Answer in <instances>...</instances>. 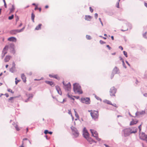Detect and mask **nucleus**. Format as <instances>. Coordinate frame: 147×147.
I'll list each match as a JSON object with an SVG mask.
<instances>
[{"label": "nucleus", "instance_id": "obj_1", "mask_svg": "<svg viewBox=\"0 0 147 147\" xmlns=\"http://www.w3.org/2000/svg\"><path fill=\"white\" fill-rule=\"evenodd\" d=\"M73 90L75 93L81 94L83 93V92L81 87L79 84L77 83H74L73 84Z\"/></svg>", "mask_w": 147, "mask_h": 147}, {"label": "nucleus", "instance_id": "obj_2", "mask_svg": "<svg viewBox=\"0 0 147 147\" xmlns=\"http://www.w3.org/2000/svg\"><path fill=\"white\" fill-rule=\"evenodd\" d=\"M90 115L92 118L94 120L97 119L99 116L98 112L97 111L91 110Z\"/></svg>", "mask_w": 147, "mask_h": 147}, {"label": "nucleus", "instance_id": "obj_3", "mask_svg": "<svg viewBox=\"0 0 147 147\" xmlns=\"http://www.w3.org/2000/svg\"><path fill=\"white\" fill-rule=\"evenodd\" d=\"M64 88L66 90L69 91L71 89V85L69 82L63 81Z\"/></svg>", "mask_w": 147, "mask_h": 147}, {"label": "nucleus", "instance_id": "obj_4", "mask_svg": "<svg viewBox=\"0 0 147 147\" xmlns=\"http://www.w3.org/2000/svg\"><path fill=\"white\" fill-rule=\"evenodd\" d=\"M24 29V27L20 30L15 29L11 30L9 32V33L12 35H15L18 33L22 32Z\"/></svg>", "mask_w": 147, "mask_h": 147}, {"label": "nucleus", "instance_id": "obj_5", "mask_svg": "<svg viewBox=\"0 0 147 147\" xmlns=\"http://www.w3.org/2000/svg\"><path fill=\"white\" fill-rule=\"evenodd\" d=\"M122 132L125 137L128 136L131 134L129 128L124 129L123 130Z\"/></svg>", "mask_w": 147, "mask_h": 147}, {"label": "nucleus", "instance_id": "obj_6", "mask_svg": "<svg viewBox=\"0 0 147 147\" xmlns=\"http://www.w3.org/2000/svg\"><path fill=\"white\" fill-rule=\"evenodd\" d=\"M9 47L8 45H6L4 48L3 49L2 52V58H3L5 56L7 53V51Z\"/></svg>", "mask_w": 147, "mask_h": 147}, {"label": "nucleus", "instance_id": "obj_7", "mask_svg": "<svg viewBox=\"0 0 147 147\" xmlns=\"http://www.w3.org/2000/svg\"><path fill=\"white\" fill-rule=\"evenodd\" d=\"M81 100L82 102L86 104H88L90 103V99L89 98H82Z\"/></svg>", "mask_w": 147, "mask_h": 147}, {"label": "nucleus", "instance_id": "obj_8", "mask_svg": "<svg viewBox=\"0 0 147 147\" xmlns=\"http://www.w3.org/2000/svg\"><path fill=\"white\" fill-rule=\"evenodd\" d=\"M131 134L136 133L137 131V128L136 127H131L129 128Z\"/></svg>", "mask_w": 147, "mask_h": 147}, {"label": "nucleus", "instance_id": "obj_9", "mask_svg": "<svg viewBox=\"0 0 147 147\" xmlns=\"http://www.w3.org/2000/svg\"><path fill=\"white\" fill-rule=\"evenodd\" d=\"M83 135L84 137L86 139L89 137V134L87 131L86 128H84L83 129Z\"/></svg>", "mask_w": 147, "mask_h": 147}, {"label": "nucleus", "instance_id": "obj_10", "mask_svg": "<svg viewBox=\"0 0 147 147\" xmlns=\"http://www.w3.org/2000/svg\"><path fill=\"white\" fill-rule=\"evenodd\" d=\"M119 69L116 67H115L112 73L111 76V78H112L113 77L115 74L119 73Z\"/></svg>", "mask_w": 147, "mask_h": 147}, {"label": "nucleus", "instance_id": "obj_11", "mask_svg": "<svg viewBox=\"0 0 147 147\" xmlns=\"http://www.w3.org/2000/svg\"><path fill=\"white\" fill-rule=\"evenodd\" d=\"M116 89L114 87L111 88L110 90V94L111 96H115V94L116 93Z\"/></svg>", "mask_w": 147, "mask_h": 147}, {"label": "nucleus", "instance_id": "obj_12", "mask_svg": "<svg viewBox=\"0 0 147 147\" xmlns=\"http://www.w3.org/2000/svg\"><path fill=\"white\" fill-rule=\"evenodd\" d=\"M90 130L93 136L96 138L98 137V134L96 131L94 129H90Z\"/></svg>", "mask_w": 147, "mask_h": 147}, {"label": "nucleus", "instance_id": "obj_13", "mask_svg": "<svg viewBox=\"0 0 147 147\" xmlns=\"http://www.w3.org/2000/svg\"><path fill=\"white\" fill-rule=\"evenodd\" d=\"M72 130L73 131V135L76 137H78L79 135V133L78 131L74 127L72 129L71 128Z\"/></svg>", "mask_w": 147, "mask_h": 147}, {"label": "nucleus", "instance_id": "obj_14", "mask_svg": "<svg viewBox=\"0 0 147 147\" xmlns=\"http://www.w3.org/2000/svg\"><path fill=\"white\" fill-rule=\"evenodd\" d=\"M11 58V56L10 55H6L4 59V61L5 62H8Z\"/></svg>", "mask_w": 147, "mask_h": 147}, {"label": "nucleus", "instance_id": "obj_15", "mask_svg": "<svg viewBox=\"0 0 147 147\" xmlns=\"http://www.w3.org/2000/svg\"><path fill=\"white\" fill-rule=\"evenodd\" d=\"M139 136L140 138L143 140H145V138L147 136V135H145L144 134H140Z\"/></svg>", "mask_w": 147, "mask_h": 147}, {"label": "nucleus", "instance_id": "obj_16", "mask_svg": "<svg viewBox=\"0 0 147 147\" xmlns=\"http://www.w3.org/2000/svg\"><path fill=\"white\" fill-rule=\"evenodd\" d=\"M92 18V17L89 15H86L85 19L87 21H90Z\"/></svg>", "mask_w": 147, "mask_h": 147}, {"label": "nucleus", "instance_id": "obj_17", "mask_svg": "<svg viewBox=\"0 0 147 147\" xmlns=\"http://www.w3.org/2000/svg\"><path fill=\"white\" fill-rule=\"evenodd\" d=\"M55 88H56V90H57V91L58 94H59L61 95L62 94V92H61V89L59 87L57 86H56Z\"/></svg>", "mask_w": 147, "mask_h": 147}, {"label": "nucleus", "instance_id": "obj_18", "mask_svg": "<svg viewBox=\"0 0 147 147\" xmlns=\"http://www.w3.org/2000/svg\"><path fill=\"white\" fill-rule=\"evenodd\" d=\"M8 40L10 41H13L16 42V39L14 37H11L8 38Z\"/></svg>", "mask_w": 147, "mask_h": 147}, {"label": "nucleus", "instance_id": "obj_19", "mask_svg": "<svg viewBox=\"0 0 147 147\" xmlns=\"http://www.w3.org/2000/svg\"><path fill=\"white\" fill-rule=\"evenodd\" d=\"M138 122V121L137 120H134L130 122V125H132L136 124Z\"/></svg>", "mask_w": 147, "mask_h": 147}, {"label": "nucleus", "instance_id": "obj_20", "mask_svg": "<svg viewBox=\"0 0 147 147\" xmlns=\"http://www.w3.org/2000/svg\"><path fill=\"white\" fill-rule=\"evenodd\" d=\"M45 82L46 83L49 85L51 86H53L55 85L54 83L53 82L46 81H45Z\"/></svg>", "mask_w": 147, "mask_h": 147}, {"label": "nucleus", "instance_id": "obj_21", "mask_svg": "<svg viewBox=\"0 0 147 147\" xmlns=\"http://www.w3.org/2000/svg\"><path fill=\"white\" fill-rule=\"evenodd\" d=\"M21 78L23 81L24 83H26V77L24 74H22L21 75Z\"/></svg>", "mask_w": 147, "mask_h": 147}, {"label": "nucleus", "instance_id": "obj_22", "mask_svg": "<svg viewBox=\"0 0 147 147\" xmlns=\"http://www.w3.org/2000/svg\"><path fill=\"white\" fill-rule=\"evenodd\" d=\"M86 139L89 142L90 144H92L94 142V141L92 140L91 138H90L89 137L88 138H87Z\"/></svg>", "mask_w": 147, "mask_h": 147}, {"label": "nucleus", "instance_id": "obj_23", "mask_svg": "<svg viewBox=\"0 0 147 147\" xmlns=\"http://www.w3.org/2000/svg\"><path fill=\"white\" fill-rule=\"evenodd\" d=\"M13 125H14V127L17 131H18L20 130V128L18 127V124L16 123H14L13 124Z\"/></svg>", "mask_w": 147, "mask_h": 147}, {"label": "nucleus", "instance_id": "obj_24", "mask_svg": "<svg viewBox=\"0 0 147 147\" xmlns=\"http://www.w3.org/2000/svg\"><path fill=\"white\" fill-rule=\"evenodd\" d=\"M42 26L41 24H39L35 28V30H40L41 28V27Z\"/></svg>", "mask_w": 147, "mask_h": 147}, {"label": "nucleus", "instance_id": "obj_25", "mask_svg": "<svg viewBox=\"0 0 147 147\" xmlns=\"http://www.w3.org/2000/svg\"><path fill=\"white\" fill-rule=\"evenodd\" d=\"M104 102L105 103H106L107 104H109V105H112V103H111V101H110L109 100H105L104 101Z\"/></svg>", "mask_w": 147, "mask_h": 147}, {"label": "nucleus", "instance_id": "obj_26", "mask_svg": "<svg viewBox=\"0 0 147 147\" xmlns=\"http://www.w3.org/2000/svg\"><path fill=\"white\" fill-rule=\"evenodd\" d=\"M25 140H28V139L26 138H24L23 139V141L22 142V145L20 146L19 147H24V145L25 144V142L24 141Z\"/></svg>", "mask_w": 147, "mask_h": 147}, {"label": "nucleus", "instance_id": "obj_27", "mask_svg": "<svg viewBox=\"0 0 147 147\" xmlns=\"http://www.w3.org/2000/svg\"><path fill=\"white\" fill-rule=\"evenodd\" d=\"M15 9V8L14 6V5H12V8L11 9H10V13H13Z\"/></svg>", "mask_w": 147, "mask_h": 147}, {"label": "nucleus", "instance_id": "obj_28", "mask_svg": "<svg viewBox=\"0 0 147 147\" xmlns=\"http://www.w3.org/2000/svg\"><path fill=\"white\" fill-rule=\"evenodd\" d=\"M35 17V15L32 12L31 14V19L32 21L34 22V18Z\"/></svg>", "mask_w": 147, "mask_h": 147}, {"label": "nucleus", "instance_id": "obj_29", "mask_svg": "<svg viewBox=\"0 0 147 147\" xmlns=\"http://www.w3.org/2000/svg\"><path fill=\"white\" fill-rule=\"evenodd\" d=\"M53 78H54L58 80L60 79V77L57 75H53Z\"/></svg>", "mask_w": 147, "mask_h": 147}, {"label": "nucleus", "instance_id": "obj_30", "mask_svg": "<svg viewBox=\"0 0 147 147\" xmlns=\"http://www.w3.org/2000/svg\"><path fill=\"white\" fill-rule=\"evenodd\" d=\"M74 111L76 117L77 119H78L79 118V116L78 114L77 113V112L76 111L75 109H74Z\"/></svg>", "mask_w": 147, "mask_h": 147}, {"label": "nucleus", "instance_id": "obj_31", "mask_svg": "<svg viewBox=\"0 0 147 147\" xmlns=\"http://www.w3.org/2000/svg\"><path fill=\"white\" fill-rule=\"evenodd\" d=\"M67 96L69 98H71L73 100H74V98H72V95H70L69 94H67Z\"/></svg>", "mask_w": 147, "mask_h": 147}, {"label": "nucleus", "instance_id": "obj_32", "mask_svg": "<svg viewBox=\"0 0 147 147\" xmlns=\"http://www.w3.org/2000/svg\"><path fill=\"white\" fill-rule=\"evenodd\" d=\"M142 124H143V123H142L141 124L138 126V128L139 129V131L140 132L141 131V129H142Z\"/></svg>", "mask_w": 147, "mask_h": 147}, {"label": "nucleus", "instance_id": "obj_33", "mask_svg": "<svg viewBox=\"0 0 147 147\" xmlns=\"http://www.w3.org/2000/svg\"><path fill=\"white\" fill-rule=\"evenodd\" d=\"M7 91L9 92H10L12 94L14 93V92L10 88L7 89Z\"/></svg>", "mask_w": 147, "mask_h": 147}, {"label": "nucleus", "instance_id": "obj_34", "mask_svg": "<svg viewBox=\"0 0 147 147\" xmlns=\"http://www.w3.org/2000/svg\"><path fill=\"white\" fill-rule=\"evenodd\" d=\"M14 16L13 15H12L11 16L9 17L8 19L9 20H11L13 18Z\"/></svg>", "mask_w": 147, "mask_h": 147}, {"label": "nucleus", "instance_id": "obj_35", "mask_svg": "<svg viewBox=\"0 0 147 147\" xmlns=\"http://www.w3.org/2000/svg\"><path fill=\"white\" fill-rule=\"evenodd\" d=\"M119 59L120 61H121L122 62L123 64H124V62L123 60V59L121 57H119Z\"/></svg>", "mask_w": 147, "mask_h": 147}, {"label": "nucleus", "instance_id": "obj_36", "mask_svg": "<svg viewBox=\"0 0 147 147\" xmlns=\"http://www.w3.org/2000/svg\"><path fill=\"white\" fill-rule=\"evenodd\" d=\"M86 38L88 40H90L91 39V37L90 36L88 35H87L86 36Z\"/></svg>", "mask_w": 147, "mask_h": 147}, {"label": "nucleus", "instance_id": "obj_37", "mask_svg": "<svg viewBox=\"0 0 147 147\" xmlns=\"http://www.w3.org/2000/svg\"><path fill=\"white\" fill-rule=\"evenodd\" d=\"M16 81H15V83L16 84H17L20 81L19 80H18L17 79V78H16L15 79Z\"/></svg>", "mask_w": 147, "mask_h": 147}, {"label": "nucleus", "instance_id": "obj_38", "mask_svg": "<svg viewBox=\"0 0 147 147\" xmlns=\"http://www.w3.org/2000/svg\"><path fill=\"white\" fill-rule=\"evenodd\" d=\"M111 105L113 106L114 107H116V108H117L118 107V105L116 104H112V105Z\"/></svg>", "mask_w": 147, "mask_h": 147}, {"label": "nucleus", "instance_id": "obj_39", "mask_svg": "<svg viewBox=\"0 0 147 147\" xmlns=\"http://www.w3.org/2000/svg\"><path fill=\"white\" fill-rule=\"evenodd\" d=\"M124 55L126 57H127V52L125 51H123V52Z\"/></svg>", "mask_w": 147, "mask_h": 147}, {"label": "nucleus", "instance_id": "obj_40", "mask_svg": "<svg viewBox=\"0 0 147 147\" xmlns=\"http://www.w3.org/2000/svg\"><path fill=\"white\" fill-rule=\"evenodd\" d=\"M100 42L101 44H103L106 43V42L102 40H100Z\"/></svg>", "mask_w": 147, "mask_h": 147}, {"label": "nucleus", "instance_id": "obj_41", "mask_svg": "<svg viewBox=\"0 0 147 147\" xmlns=\"http://www.w3.org/2000/svg\"><path fill=\"white\" fill-rule=\"evenodd\" d=\"M13 98H14V97H11L9 98V100H11V103L13 102V101H12V100H13Z\"/></svg>", "mask_w": 147, "mask_h": 147}, {"label": "nucleus", "instance_id": "obj_42", "mask_svg": "<svg viewBox=\"0 0 147 147\" xmlns=\"http://www.w3.org/2000/svg\"><path fill=\"white\" fill-rule=\"evenodd\" d=\"M49 131L47 130H46L44 131V133L45 134H47L49 133Z\"/></svg>", "mask_w": 147, "mask_h": 147}, {"label": "nucleus", "instance_id": "obj_43", "mask_svg": "<svg viewBox=\"0 0 147 147\" xmlns=\"http://www.w3.org/2000/svg\"><path fill=\"white\" fill-rule=\"evenodd\" d=\"M68 113L69 115H71V116H72L71 112V111L70 110H68Z\"/></svg>", "mask_w": 147, "mask_h": 147}, {"label": "nucleus", "instance_id": "obj_44", "mask_svg": "<svg viewBox=\"0 0 147 147\" xmlns=\"http://www.w3.org/2000/svg\"><path fill=\"white\" fill-rule=\"evenodd\" d=\"M95 18L96 19H97L98 17V14L97 13H96L94 14Z\"/></svg>", "mask_w": 147, "mask_h": 147}, {"label": "nucleus", "instance_id": "obj_45", "mask_svg": "<svg viewBox=\"0 0 147 147\" xmlns=\"http://www.w3.org/2000/svg\"><path fill=\"white\" fill-rule=\"evenodd\" d=\"M90 12H92L93 11V9H92V7H90Z\"/></svg>", "mask_w": 147, "mask_h": 147}, {"label": "nucleus", "instance_id": "obj_46", "mask_svg": "<svg viewBox=\"0 0 147 147\" xmlns=\"http://www.w3.org/2000/svg\"><path fill=\"white\" fill-rule=\"evenodd\" d=\"M116 7H117L119 8V1L117 4L116 5Z\"/></svg>", "mask_w": 147, "mask_h": 147}, {"label": "nucleus", "instance_id": "obj_47", "mask_svg": "<svg viewBox=\"0 0 147 147\" xmlns=\"http://www.w3.org/2000/svg\"><path fill=\"white\" fill-rule=\"evenodd\" d=\"M106 46L109 49V50H110L111 49V48L110 47V46L109 45H107Z\"/></svg>", "mask_w": 147, "mask_h": 147}, {"label": "nucleus", "instance_id": "obj_48", "mask_svg": "<svg viewBox=\"0 0 147 147\" xmlns=\"http://www.w3.org/2000/svg\"><path fill=\"white\" fill-rule=\"evenodd\" d=\"M49 76L51 78H53V75H52L51 74H49Z\"/></svg>", "mask_w": 147, "mask_h": 147}, {"label": "nucleus", "instance_id": "obj_49", "mask_svg": "<svg viewBox=\"0 0 147 147\" xmlns=\"http://www.w3.org/2000/svg\"><path fill=\"white\" fill-rule=\"evenodd\" d=\"M5 96L7 97H8L9 96V94H8L7 93H6L5 94Z\"/></svg>", "mask_w": 147, "mask_h": 147}, {"label": "nucleus", "instance_id": "obj_50", "mask_svg": "<svg viewBox=\"0 0 147 147\" xmlns=\"http://www.w3.org/2000/svg\"><path fill=\"white\" fill-rule=\"evenodd\" d=\"M43 79L42 78H41V79H35L34 80H37V81H39V80H41L42 79Z\"/></svg>", "mask_w": 147, "mask_h": 147}, {"label": "nucleus", "instance_id": "obj_51", "mask_svg": "<svg viewBox=\"0 0 147 147\" xmlns=\"http://www.w3.org/2000/svg\"><path fill=\"white\" fill-rule=\"evenodd\" d=\"M4 6H5V8H7V4H6V2H5V3H4Z\"/></svg>", "mask_w": 147, "mask_h": 147}, {"label": "nucleus", "instance_id": "obj_52", "mask_svg": "<svg viewBox=\"0 0 147 147\" xmlns=\"http://www.w3.org/2000/svg\"><path fill=\"white\" fill-rule=\"evenodd\" d=\"M13 67H15V63L14 62H13Z\"/></svg>", "mask_w": 147, "mask_h": 147}, {"label": "nucleus", "instance_id": "obj_53", "mask_svg": "<svg viewBox=\"0 0 147 147\" xmlns=\"http://www.w3.org/2000/svg\"><path fill=\"white\" fill-rule=\"evenodd\" d=\"M119 49H121L122 50H123V47H121V46H119Z\"/></svg>", "mask_w": 147, "mask_h": 147}, {"label": "nucleus", "instance_id": "obj_54", "mask_svg": "<svg viewBox=\"0 0 147 147\" xmlns=\"http://www.w3.org/2000/svg\"><path fill=\"white\" fill-rule=\"evenodd\" d=\"M74 97H75L77 99H78L79 98V97L78 96H74Z\"/></svg>", "mask_w": 147, "mask_h": 147}, {"label": "nucleus", "instance_id": "obj_55", "mask_svg": "<svg viewBox=\"0 0 147 147\" xmlns=\"http://www.w3.org/2000/svg\"><path fill=\"white\" fill-rule=\"evenodd\" d=\"M38 9V8L37 6H36V7L34 8V10H36V9Z\"/></svg>", "mask_w": 147, "mask_h": 147}, {"label": "nucleus", "instance_id": "obj_56", "mask_svg": "<svg viewBox=\"0 0 147 147\" xmlns=\"http://www.w3.org/2000/svg\"><path fill=\"white\" fill-rule=\"evenodd\" d=\"M126 63L128 65H129V66H130V64H129V63H128V62L127 61H126Z\"/></svg>", "mask_w": 147, "mask_h": 147}, {"label": "nucleus", "instance_id": "obj_57", "mask_svg": "<svg viewBox=\"0 0 147 147\" xmlns=\"http://www.w3.org/2000/svg\"><path fill=\"white\" fill-rule=\"evenodd\" d=\"M49 7V6L47 5L45 6V8L46 9H47Z\"/></svg>", "mask_w": 147, "mask_h": 147}, {"label": "nucleus", "instance_id": "obj_58", "mask_svg": "<svg viewBox=\"0 0 147 147\" xmlns=\"http://www.w3.org/2000/svg\"><path fill=\"white\" fill-rule=\"evenodd\" d=\"M111 38L113 40L114 39V37L113 36H111Z\"/></svg>", "mask_w": 147, "mask_h": 147}, {"label": "nucleus", "instance_id": "obj_59", "mask_svg": "<svg viewBox=\"0 0 147 147\" xmlns=\"http://www.w3.org/2000/svg\"><path fill=\"white\" fill-rule=\"evenodd\" d=\"M52 133H53V132L51 131L49 132V134H52Z\"/></svg>", "mask_w": 147, "mask_h": 147}, {"label": "nucleus", "instance_id": "obj_60", "mask_svg": "<svg viewBox=\"0 0 147 147\" xmlns=\"http://www.w3.org/2000/svg\"><path fill=\"white\" fill-rule=\"evenodd\" d=\"M38 9L39 10L40 12L41 10V9L40 8H38Z\"/></svg>", "mask_w": 147, "mask_h": 147}, {"label": "nucleus", "instance_id": "obj_61", "mask_svg": "<svg viewBox=\"0 0 147 147\" xmlns=\"http://www.w3.org/2000/svg\"><path fill=\"white\" fill-rule=\"evenodd\" d=\"M22 25V23H21V24H20V25H19V27H21V26Z\"/></svg>", "mask_w": 147, "mask_h": 147}, {"label": "nucleus", "instance_id": "obj_62", "mask_svg": "<svg viewBox=\"0 0 147 147\" xmlns=\"http://www.w3.org/2000/svg\"><path fill=\"white\" fill-rule=\"evenodd\" d=\"M144 5L145 6L147 7V3H145Z\"/></svg>", "mask_w": 147, "mask_h": 147}, {"label": "nucleus", "instance_id": "obj_63", "mask_svg": "<svg viewBox=\"0 0 147 147\" xmlns=\"http://www.w3.org/2000/svg\"><path fill=\"white\" fill-rule=\"evenodd\" d=\"M105 146L106 147H110L108 145H107L105 144Z\"/></svg>", "mask_w": 147, "mask_h": 147}, {"label": "nucleus", "instance_id": "obj_64", "mask_svg": "<svg viewBox=\"0 0 147 147\" xmlns=\"http://www.w3.org/2000/svg\"><path fill=\"white\" fill-rule=\"evenodd\" d=\"M8 65H6L5 66V67L6 68H7L8 67Z\"/></svg>", "mask_w": 147, "mask_h": 147}]
</instances>
